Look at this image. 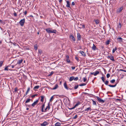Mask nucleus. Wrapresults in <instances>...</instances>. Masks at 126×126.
Instances as JSON below:
<instances>
[{
  "instance_id": "20e7f679",
  "label": "nucleus",
  "mask_w": 126,
  "mask_h": 126,
  "mask_svg": "<svg viewBox=\"0 0 126 126\" xmlns=\"http://www.w3.org/2000/svg\"><path fill=\"white\" fill-rule=\"evenodd\" d=\"M89 110H90V111H91V109L90 107L87 108L85 109L84 110V111H86V112L87 113L88 112V111ZM84 111V110H83L82 111L80 112H83Z\"/></svg>"
},
{
  "instance_id": "8fccbe9b",
  "label": "nucleus",
  "mask_w": 126,
  "mask_h": 126,
  "mask_svg": "<svg viewBox=\"0 0 126 126\" xmlns=\"http://www.w3.org/2000/svg\"><path fill=\"white\" fill-rule=\"evenodd\" d=\"M14 15L15 16H17V14L15 12H14Z\"/></svg>"
},
{
  "instance_id": "58836bf2",
  "label": "nucleus",
  "mask_w": 126,
  "mask_h": 126,
  "mask_svg": "<svg viewBox=\"0 0 126 126\" xmlns=\"http://www.w3.org/2000/svg\"><path fill=\"white\" fill-rule=\"evenodd\" d=\"M107 78H109L110 76V75L108 73L107 74Z\"/></svg>"
},
{
  "instance_id": "f8f14e48",
  "label": "nucleus",
  "mask_w": 126,
  "mask_h": 126,
  "mask_svg": "<svg viewBox=\"0 0 126 126\" xmlns=\"http://www.w3.org/2000/svg\"><path fill=\"white\" fill-rule=\"evenodd\" d=\"M70 37L73 41H75V38L72 35H70Z\"/></svg>"
},
{
  "instance_id": "2eb2a0df",
  "label": "nucleus",
  "mask_w": 126,
  "mask_h": 126,
  "mask_svg": "<svg viewBox=\"0 0 126 126\" xmlns=\"http://www.w3.org/2000/svg\"><path fill=\"white\" fill-rule=\"evenodd\" d=\"M96 48V46H95V45L94 44H93V46L92 47V50H95Z\"/></svg>"
},
{
  "instance_id": "6e6552de",
  "label": "nucleus",
  "mask_w": 126,
  "mask_h": 126,
  "mask_svg": "<svg viewBox=\"0 0 126 126\" xmlns=\"http://www.w3.org/2000/svg\"><path fill=\"white\" fill-rule=\"evenodd\" d=\"M48 124V122L46 121H45L43 123L41 124V126H45Z\"/></svg>"
},
{
  "instance_id": "5fc2aeb1",
  "label": "nucleus",
  "mask_w": 126,
  "mask_h": 126,
  "mask_svg": "<svg viewBox=\"0 0 126 126\" xmlns=\"http://www.w3.org/2000/svg\"><path fill=\"white\" fill-rule=\"evenodd\" d=\"M71 68H72V69L73 70L75 68V67H74V66H72L71 67Z\"/></svg>"
},
{
  "instance_id": "052dcab7",
  "label": "nucleus",
  "mask_w": 126,
  "mask_h": 126,
  "mask_svg": "<svg viewBox=\"0 0 126 126\" xmlns=\"http://www.w3.org/2000/svg\"><path fill=\"white\" fill-rule=\"evenodd\" d=\"M75 108V106H74V107H72V108H71L70 109L71 110H72V109H74Z\"/></svg>"
},
{
  "instance_id": "bf43d9fd",
  "label": "nucleus",
  "mask_w": 126,
  "mask_h": 126,
  "mask_svg": "<svg viewBox=\"0 0 126 126\" xmlns=\"http://www.w3.org/2000/svg\"><path fill=\"white\" fill-rule=\"evenodd\" d=\"M62 1H63V0H59V1L60 3H61L62 2Z\"/></svg>"
},
{
  "instance_id": "72a5a7b5",
  "label": "nucleus",
  "mask_w": 126,
  "mask_h": 126,
  "mask_svg": "<svg viewBox=\"0 0 126 126\" xmlns=\"http://www.w3.org/2000/svg\"><path fill=\"white\" fill-rule=\"evenodd\" d=\"M101 79L103 82H105V79L103 77H101Z\"/></svg>"
},
{
  "instance_id": "680f3d73",
  "label": "nucleus",
  "mask_w": 126,
  "mask_h": 126,
  "mask_svg": "<svg viewBox=\"0 0 126 126\" xmlns=\"http://www.w3.org/2000/svg\"><path fill=\"white\" fill-rule=\"evenodd\" d=\"M94 74H95V72L91 73V75H94Z\"/></svg>"
},
{
  "instance_id": "c85d7f7f",
  "label": "nucleus",
  "mask_w": 126,
  "mask_h": 126,
  "mask_svg": "<svg viewBox=\"0 0 126 126\" xmlns=\"http://www.w3.org/2000/svg\"><path fill=\"white\" fill-rule=\"evenodd\" d=\"M3 61H1L0 62V67H1L2 65Z\"/></svg>"
},
{
  "instance_id": "774afa93",
  "label": "nucleus",
  "mask_w": 126,
  "mask_h": 126,
  "mask_svg": "<svg viewBox=\"0 0 126 126\" xmlns=\"http://www.w3.org/2000/svg\"><path fill=\"white\" fill-rule=\"evenodd\" d=\"M26 106H28L29 107H30V106H31V105H26Z\"/></svg>"
},
{
  "instance_id": "0e129e2a",
  "label": "nucleus",
  "mask_w": 126,
  "mask_h": 126,
  "mask_svg": "<svg viewBox=\"0 0 126 126\" xmlns=\"http://www.w3.org/2000/svg\"><path fill=\"white\" fill-rule=\"evenodd\" d=\"M17 91V88H15V92H16V91Z\"/></svg>"
},
{
  "instance_id": "f257e3e1",
  "label": "nucleus",
  "mask_w": 126,
  "mask_h": 126,
  "mask_svg": "<svg viewBox=\"0 0 126 126\" xmlns=\"http://www.w3.org/2000/svg\"><path fill=\"white\" fill-rule=\"evenodd\" d=\"M46 31L48 33H56L57 31L55 30H53L52 28H48L45 29Z\"/></svg>"
},
{
  "instance_id": "e2e57ef3",
  "label": "nucleus",
  "mask_w": 126,
  "mask_h": 126,
  "mask_svg": "<svg viewBox=\"0 0 126 126\" xmlns=\"http://www.w3.org/2000/svg\"><path fill=\"white\" fill-rule=\"evenodd\" d=\"M44 109H41V111L42 112H44V110H43Z\"/></svg>"
},
{
  "instance_id": "ea45409f",
  "label": "nucleus",
  "mask_w": 126,
  "mask_h": 126,
  "mask_svg": "<svg viewBox=\"0 0 126 126\" xmlns=\"http://www.w3.org/2000/svg\"><path fill=\"white\" fill-rule=\"evenodd\" d=\"M75 59L77 60V61L78 62H79V58H78L77 57H75Z\"/></svg>"
},
{
  "instance_id": "0eeeda50",
  "label": "nucleus",
  "mask_w": 126,
  "mask_h": 126,
  "mask_svg": "<svg viewBox=\"0 0 126 126\" xmlns=\"http://www.w3.org/2000/svg\"><path fill=\"white\" fill-rule=\"evenodd\" d=\"M123 7H122L118 9L117 11V13H118L120 12L123 10Z\"/></svg>"
},
{
  "instance_id": "423d86ee",
  "label": "nucleus",
  "mask_w": 126,
  "mask_h": 126,
  "mask_svg": "<svg viewBox=\"0 0 126 126\" xmlns=\"http://www.w3.org/2000/svg\"><path fill=\"white\" fill-rule=\"evenodd\" d=\"M96 97L98 100L100 102L102 103H104V101L99 98L98 97L96 96Z\"/></svg>"
},
{
  "instance_id": "2f4dec72",
  "label": "nucleus",
  "mask_w": 126,
  "mask_h": 126,
  "mask_svg": "<svg viewBox=\"0 0 126 126\" xmlns=\"http://www.w3.org/2000/svg\"><path fill=\"white\" fill-rule=\"evenodd\" d=\"M92 101H93V104L94 105H96V102L95 101H94V100H92Z\"/></svg>"
},
{
  "instance_id": "9d476101",
  "label": "nucleus",
  "mask_w": 126,
  "mask_h": 126,
  "mask_svg": "<svg viewBox=\"0 0 126 126\" xmlns=\"http://www.w3.org/2000/svg\"><path fill=\"white\" fill-rule=\"evenodd\" d=\"M38 100H36V101H34V103L32 104V106L33 107H34L35 105H36L38 102Z\"/></svg>"
},
{
  "instance_id": "13d9d810",
  "label": "nucleus",
  "mask_w": 126,
  "mask_h": 126,
  "mask_svg": "<svg viewBox=\"0 0 126 126\" xmlns=\"http://www.w3.org/2000/svg\"><path fill=\"white\" fill-rule=\"evenodd\" d=\"M72 4L73 5H75V3L74 2H72Z\"/></svg>"
},
{
  "instance_id": "c756f323",
  "label": "nucleus",
  "mask_w": 126,
  "mask_h": 126,
  "mask_svg": "<svg viewBox=\"0 0 126 126\" xmlns=\"http://www.w3.org/2000/svg\"><path fill=\"white\" fill-rule=\"evenodd\" d=\"M104 82V83L105 84H106V85H108V84L109 83V82L108 81H107V80H106L105 81V82Z\"/></svg>"
},
{
  "instance_id": "7ed1b4c3",
  "label": "nucleus",
  "mask_w": 126,
  "mask_h": 126,
  "mask_svg": "<svg viewBox=\"0 0 126 126\" xmlns=\"http://www.w3.org/2000/svg\"><path fill=\"white\" fill-rule=\"evenodd\" d=\"M108 58H109L113 62L115 61L114 57L112 56H109L108 57Z\"/></svg>"
},
{
  "instance_id": "864d4df0",
  "label": "nucleus",
  "mask_w": 126,
  "mask_h": 126,
  "mask_svg": "<svg viewBox=\"0 0 126 126\" xmlns=\"http://www.w3.org/2000/svg\"><path fill=\"white\" fill-rule=\"evenodd\" d=\"M109 42H110L109 41V40H108V41H107L106 42V44L107 45H108V44H109Z\"/></svg>"
},
{
  "instance_id": "4d7b16f0",
  "label": "nucleus",
  "mask_w": 126,
  "mask_h": 126,
  "mask_svg": "<svg viewBox=\"0 0 126 126\" xmlns=\"http://www.w3.org/2000/svg\"><path fill=\"white\" fill-rule=\"evenodd\" d=\"M66 59H69V56L67 55L66 56Z\"/></svg>"
},
{
  "instance_id": "c03bdc74",
  "label": "nucleus",
  "mask_w": 126,
  "mask_h": 126,
  "mask_svg": "<svg viewBox=\"0 0 126 126\" xmlns=\"http://www.w3.org/2000/svg\"><path fill=\"white\" fill-rule=\"evenodd\" d=\"M37 94H35L34 95H33L31 96V97L32 98H33V97H34L35 96H37Z\"/></svg>"
},
{
  "instance_id": "cd10ccee",
  "label": "nucleus",
  "mask_w": 126,
  "mask_h": 126,
  "mask_svg": "<svg viewBox=\"0 0 126 126\" xmlns=\"http://www.w3.org/2000/svg\"><path fill=\"white\" fill-rule=\"evenodd\" d=\"M31 100V99L29 98L26 101V102H25V103H28V102H29Z\"/></svg>"
},
{
  "instance_id": "dca6fc26",
  "label": "nucleus",
  "mask_w": 126,
  "mask_h": 126,
  "mask_svg": "<svg viewBox=\"0 0 126 126\" xmlns=\"http://www.w3.org/2000/svg\"><path fill=\"white\" fill-rule=\"evenodd\" d=\"M64 86L65 88L67 90L68 89V88L67 87V84L66 82H64Z\"/></svg>"
},
{
  "instance_id": "393cba45",
  "label": "nucleus",
  "mask_w": 126,
  "mask_h": 126,
  "mask_svg": "<svg viewBox=\"0 0 126 126\" xmlns=\"http://www.w3.org/2000/svg\"><path fill=\"white\" fill-rule=\"evenodd\" d=\"M99 72L98 71H96L95 72V74H94V76H96L97 74H98L99 73Z\"/></svg>"
},
{
  "instance_id": "473e14b6",
  "label": "nucleus",
  "mask_w": 126,
  "mask_h": 126,
  "mask_svg": "<svg viewBox=\"0 0 126 126\" xmlns=\"http://www.w3.org/2000/svg\"><path fill=\"white\" fill-rule=\"evenodd\" d=\"M9 67V66H6L5 68H4V70H7V71H8V67Z\"/></svg>"
},
{
  "instance_id": "69168bd1",
  "label": "nucleus",
  "mask_w": 126,
  "mask_h": 126,
  "mask_svg": "<svg viewBox=\"0 0 126 126\" xmlns=\"http://www.w3.org/2000/svg\"><path fill=\"white\" fill-rule=\"evenodd\" d=\"M120 71H124V70L122 69H120Z\"/></svg>"
},
{
  "instance_id": "09e8293b",
  "label": "nucleus",
  "mask_w": 126,
  "mask_h": 126,
  "mask_svg": "<svg viewBox=\"0 0 126 126\" xmlns=\"http://www.w3.org/2000/svg\"><path fill=\"white\" fill-rule=\"evenodd\" d=\"M77 117V115H75V116L73 117V119H76Z\"/></svg>"
},
{
  "instance_id": "39448f33",
  "label": "nucleus",
  "mask_w": 126,
  "mask_h": 126,
  "mask_svg": "<svg viewBox=\"0 0 126 126\" xmlns=\"http://www.w3.org/2000/svg\"><path fill=\"white\" fill-rule=\"evenodd\" d=\"M50 109V105L48 103V105L47 106L46 108L45 109L44 111V112H46L47 111V110H48Z\"/></svg>"
},
{
  "instance_id": "603ef678",
  "label": "nucleus",
  "mask_w": 126,
  "mask_h": 126,
  "mask_svg": "<svg viewBox=\"0 0 126 126\" xmlns=\"http://www.w3.org/2000/svg\"><path fill=\"white\" fill-rule=\"evenodd\" d=\"M36 45H35L34 46V48L36 50L37 49V45H36Z\"/></svg>"
},
{
  "instance_id": "79ce46f5",
  "label": "nucleus",
  "mask_w": 126,
  "mask_h": 126,
  "mask_svg": "<svg viewBox=\"0 0 126 126\" xmlns=\"http://www.w3.org/2000/svg\"><path fill=\"white\" fill-rule=\"evenodd\" d=\"M86 85V84L85 83L81 84H79V86H84Z\"/></svg>"
},
{
  "instance_id": "c9c22d12",
  "label": "nucleus",
  "mask_w": 126,
  "mask_h": 126,
  "mask_svg": "<svg viewBox=\"0 0 126 126\" xmlns=\"http://www.w3.org/2000/svg\"><path fill=\"white\" fill-rule=\"evenodd\" d=\"M78 77H76V78H75L74 77V80L76 81L78 80Z\"/></svg>"
},
{
  "instance_id": "ddd939ff",
  "label": "nucleus",
  "mask_w": 126,
  "mask_h": 126,
  "mask_svg": "<svg viewBox=\"0 0 126 126\" xmlns=\"http://www.w3.org/2000/svg\"><path fill=\"white\" fill-rule=\"evenodd\" d=\"M117 39L119 40V41L120 42H122V39L121 37L119 36Z\"/></svg>"
},
{
  "instance_id": "bb28decb",
  "label": "nucleus",
  "mask_w": 126,
  "mask_h": 126,
  "mask_svg": "<svg viewBox=\"0 0 126 126\" xmlns=\"http://www.w3.org/2000/svg\"><path fill=\"white\" fill-rule=\"evenodd\" d=\"M117 49V48L116 47H115L114 49H113L112 50V53H114L115 51Z\"/></svg>"
},
{
  "instance_id": "a19ab883",
  "label": "nucleus",
  "mask_w": 126,
  "mask_h": 126,
  "mask_svg": "<svg viewBox=\"0 0 126 126\" xmlns=\"http://www.w3.org/2000/svg\"><path fill=\"white\" fill-rule=\"evenodd\" d=\"M53 96H52L51 97V98L50 100V101H52L53 100Z\"/></svg>"
},
{
  "instance_id": "4be33fe9",
  "label": "nucleus",
  "mask_w": 126,
  "mask_h": 126,
  "mask_svg": "<svg viewBox=\"0 0 126 126\" xmlns=\"http://www.w3.org/2000/svg\"><path fill=\"white\" fill-rule=\"evenodd\" d=\"M74 76H72L71 77H70V79H69L70 81H71L73 80H74Z\"/></svg>"
},
{
  "instance_id": "37998d69",
  "label": "nucleus",
  "mask_w": 126,
  "mask_h": 126,
  "mask_svg": "<svg viewBox=\"0 0 126 126\" xmlns=\"http://www.w3.org/2000/svg\"><path fill=\"white\" fill-rule=\"evenodd\" d=\"M80 25H81L82 26V27L81 28H84L85 27V25H81V24H80Z\"/></svg>"
},
{
  "instance_id": "9b49d317",
  "label": "nucleus",
  "mask_w": 126,
  "mask_h": 126,
  "mask_svg": "<svg viewBox=\"0 0 126 126\" xmlns=\"http://www.w3.org/2000/svg\"><path fill=\"white\" fill-rule=\"evenodd\" d=\"M67 4L66 5V7H69L70 8V4L69 1H66Z\"/></svg>"
},
{
  "instance_id": "a18cd8bd",
  "label": "nucleus",
  "mask_w": 126,
  "mask_h": 126,
  "mask_svg": "<svg viewBox=\"0 0 126 126\" xmlns=\"http://www.w3.org/2000/svg\"><path fill=\"white\" fill-rule=\"evenodd\" d=\"M45 104H43L41 107V109H44V108L45 107Z\"/></svg>"
},
{
  "instance_id": "49530a36",
  "label": "nucleus",
  "mask_w": 126,
  "mask_h": 126,
  "mask_svg": "<svg viewBox=\"0 0 126 126\" xmlns=\"http://www.w3.org/2000/svg\"><path fill=\"white\" fill-rule=\"evenodd\" d=\"M80 53L83 55L84 54V52L83 51H80Z\"/></svg>"
},
{
  "instance_id": "b1692460",
  "label": "nucleus",
  "mask_w": 126,
  "mask_h": 126,
  "mask_svg": "<svg viewBox=\"0 0 126 126\" xmlns=\"http://www.w3.org/2000/svg\"><path fill=\"white\" fill-rule=\"evenodd\" d=\"M115 80L114 79H113L110 80V82L111 83H113L115 82Z\"/></svg>"
},
{
  "instance_id": "aec40b11",
  "label": "nucleus",
  "mask_w": 126,
  "mask_h": 126,
  "mask_svg": "<svg viewBox=\"0 0 126 126\" xmlns=\"http://www.w3.org/2000/svg\"><path fill=\"white\" fill-rule=\"evenodd\" d=\"M58 87V85L57 84H56L54 87H53V90H55L57 89V88Z\"/></svg>"
},
{
  "instance_id": "412c9836",
  "label": "nucleus",
  "mask_w": 126,
  "mask_h": 126,
  "mask_svg": "<svg viewBox=\"0 0 126 126\" xmlns=\"http://www.w3.org/2000/svg\"><path fill=\"white\" fill-rule=\"evenodd\" d=\"M55 126H60L61 125V124L59 122H57L55 125Z\"/></svg>"
},
{
  "instance_id": "4c0bfd02",
  "label": "nucleus",
  "mask_w": 126,
  "mask_h": 126,
  "mask_svg": "<svg viewBox=\"0 0 126 126\" xmlns=\"http://www.w3.org/2000/svg\"><path fill=\"white\" fill-rule=\"evenodd\" d=\"M66 60L68 63H69L70 62V60L69 59H66Z\"/></svg>"
},
{
  "instance_id": "a211bd4d",
  "label": "nucleus",
  "mask_w": 126,
  "mask_h": 126,
  "mask_svg": "<svg viewBox=\"0 0 126 126\" xmlns=\"http://www.w3.org/2000/svg\"><path fill=\"white\" fill-rule=\"evenodd\" d=\"M23 60L22 59H21L19 60L17 63V64H19L23 62Z\"/></svg>"
},
{
  "instance_id": "f704fd0d",
  "label": "nucleus",
  "mask_w": 126,
  "mask_h": 126,
  "mask_svg": "<svg viewBox=\"0 0 126 126\" xmlns=\"http://www.w3.org/2000/svg\"><path fill=\"white\" fill-rule=\"evenodd\" d=\"M79 86L78 85L75 86L74 87V89H76L78 88Z\"/></svg>"
},
{
  "instance_id": "de8ad7c7",
  "label": "nucleus",
  "mask_w": 126,
  "mask_h": 126,
  "mask_svg": "<svg viewBox=\"0 0 126 126\" xmlns=\"http://www.w3.org/2000/svg\"><path fill=\"white\" fill-rule=\"evenodd\" d=\"M86 80L87 79L86 78L84 77L83 78V81L84 82H85Z\"/></svg>"
},
{
  "instance_id": "f03ea898",
  "label": "nucleus",
  "mask_w": 126,
  "mask_h": 126,
  "mask_svg": "<svg viewBox=\"0 0 126 126\" xmlns=\"http://www.w3.org/2000/svg\"><path fill=\"white\" fill-rule=\"evenodd\" d=\"M25 18H23L22 19H21L19 22V23L21 26H23L25 22Z\"/></svg>"
},
{
  "instance_id": "e433bc0d",
  "label": "nucleus",
  "mask_w": 126,
  "mask_h": 126,
  "mask_svg": "<svg viewBox=\"0 0 126 126\" xmlns=\"http://www.w3.org/2000/svg\"><path fill=\"white\" fill-rule=\"evenodd\" d=\"M53 71H52L51 72L50 74L48 75V76H51L53 74Z\"/></svg>"
},
{
  "instance_id": "6e6d98bb",
  "label": "nucleus",
  "mask_w": 126,
  "mask_h": 126,
  "mask_svg": "<svg viewBox=\"0 0 126 126\" xmlns=\"http://www.w3.org/2000/svg\"><path fill=\"white\" fill-rule=\"evenodd\" d=\"M27 11H25L24 13V15H26L27 14Z\"/></svg>"
},
{
  "instance_id": "3c124183",
  "label": "nucleus",
  "mask_w": 126,
  "mask_h": 126,
  "mask_svg": "<svg viewBox=\"0 0 126 126\" xmlns=\"http://www.w3.org/2000/svg\"><path fill=\"white\" fill-rule=\"evenodd\" d=\"M79 103H77L76 105H75V106L76 107L77 106H78L79 105Z\"/></svg>"
},
{
  "instance_id": "6ab92c4d",
  "label": "nucleus",
  "mask_w": 126,
  "mask_h": 126,
  "mask_svg": "<svg viewBox=\"0 0 126 126\" xmlns=\"http://www.w3.org/2000/svg\"><path fill=\"white\" fill-rule=\"evenodd\" d=\"M30 90V87H28V89L26 91V93L25 94V96H26L27 94L28 93V92H29Z\"/></svg>"
},
{
  "instance_id": "338daca9",
  "label": "nucleus",
  "mask_w": 126,
  "mask_h": 126,
  "mask_svg": "<svg viewBox=\"0 0 126 126\" xmlns=\"http://www.w3.org/2000/svg\"><path fill=\"white\" fill-rule=\"evenodd\" d=\"M14 65H12V68H14Z\"/></svg>"
},
{
  "instance_id": "4468645a",
  "label": "nucleus",
  "mask_w": 126,
  "mask_h": 126,
  "mask_svg": "<svg viewBox=\"0 0 126 126\" xmlns=\"http://www.w3.org/2000/svg\"><path fill=\"white\" fill-rule=\"evenodd\" d=\"M117 83H116L115 84V85H108V86H109V87H115L116 86Z\"/></svg>"
},
{
  "instance_id": "a878e982",
  "label": "nucleus",
  "mask_w": 126,
  "mask_h": 126,
  "mask_svg": "<svg viewBox=\"0 0 126 126\" xmlns=\"http://www.w3.org/2000/svg\"><path fill=\"white\" fill-rule=\"evenodd\" d=\"M95 22L97 24H98L99 23V20L97 19L95 21Z\"/></svg>"
},
{
  "instance_id": "f3484780",
  "label": "nucleus",
  "mask_w": 126,
  "mask_h": 126,
  "mask_svg": "<svg viewBox=\"0 0 126 126\" xmlns=\"http://www.w3.org/2000/svg\"><path fill=\"white\" fill-rule=\"evenodd\" d=\"M41 101L42 102H43L44 101V98L45 96H41Z\"/></svg>"
},
{
  "instance_id": "7c9ffc66",
  "label": "nucleus",
  "mask_w": 126,
  "mask_h": 126,
  "mask_svg": "<svg viewBox=\"0 0 126 126\" xmlns=\"http://www.w3.org/2000/svg\"><path fill=\"white\" fill-rule=\"evenodd\" d=\"M121 24L120 23H119V24L118 25V28L119 29H120L121 28Z\"/></svg>"
},
{
  "instance_id": "5701e85b",
  "label": "nucleus",
  "mask_w": 126,
  "mask_h": 126,
  "mask_svg": "<svg viewBox=\"0 0 126 126\" xmlns=\"http://www.w3.org/2000/svg\"><path fill=\"white\" fill-rule=\"evenodd\" d=\"M39 87V85H37L36 86H35L34 88V90H35V89H38Z\"/></svg>"
},
{
  "instance_id": "1a4fd4ad",
  "label": "nucleus",
  "mask_w": 126,
  "mask_h": 126,
  "mask_svg": "<svg viewBox=\"0 0 126 126\" xmlns=\"http://www.w3.org/2000/svg\"><path fill=\"white\" fill-rule=\"evenodd\" d=\"M77 38L78 40H80L81 39V36L79 33H77Z\"/></svg>"
}]
</instances>
